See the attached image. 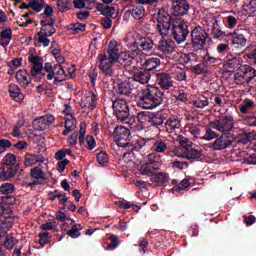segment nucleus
<instances>
[{"mask_svg":"<svg viewBox=\"0 0 256 256\" xmlns=\"http://www.w3.org/2000/svg\"><path fill=\"white\" fill-rule=\"evenodd\" d=\"M109 241L110 243L108 244V249H110L111 251L119 247V236L112 234L109 237Z\"/></svg>","mask_w":256,"mask_h":256,"instance_id":"obj_58","label":"nucleus"},{"mask_svg":"<svg viewBox=\"0 0 256 256\" xmlns=\"http://www.w3.org/2000/svg\"><path fill=\"white\" fill-rule=\"evenodd\" d=\"M161 169V160L155 153L148 155V163L141 166L140 171L142 175H155V171Z\"/></svg>","mask_w":256,"mask_h":256,"instance_id":"obj_11","label":"nucleus"},{"mask_svg":"<svg viewBox=\"0 0 256 256\" xmlns=\"http://www.w3.org/2000/svg\"><path fill=\"white\" fill-rule=\"evenodd\" d=\"M135 45H137L138 51H145V53H149V51H153L155 47V43L149 37L139 36L135 41Z\"/></svg>","mask_w":256,"mask_h":256,"instance_id":"obj_19","label":"nucleus"},{"mask_svg":"<svg viewBox=\"0 0 256 256\" xmlns=\"http://www.w3.org/2000/svg\"><path fill=\"white\" fill-rule=\"evenodd\" d=\"M134 89L135 83L133 82V80L121 82L117 86V92L119 93V95L129 96L131 95V93H133Z\"/></svg>","mask_w":256,"mask_h":256,"instance_id":"obj_22","label":"nucleus"},{"mask_svg":"<svg viewBox=\"0 0 256 256\" xmlns=\"http://www.w3.org/2000/svg\"><path fill=\"white\" fill-rule=\"evenodd\" d=\"M8 92L10 93V97L14 99L17 103H21L23 99H25V95L21 92V88L17 86V84H10L8 87Z\"/></svg>","mask_w":256,"mask_h":256,"instance_id":"obj_28","label":"nucleus"},{"mask_svg":"<svg viewBox=\"0 0 256 256\" xmlns=\"http://www.w3.org/2000/svg\"><path fill=\"white\" fill-rule=\"evenodd\" d=\"M0 192L2 195L7 196L15 193V185L13 183H4L0 186Z\"/></svg>","mask_w":256,"mask_h":256,"instance_id":"obj_38","label":"nucleus"},{"mask_svg":"<svg viewBox=\"0 0 256 256\" xmlns=\"http://www.w3.org/2000/svg\"><path fill=\"white\" fill-rule=\"evenodd\" d=\"M172 9V14L175 17H180L181 19V17L189 13V9H191V6H189V2L187 0H173Z\"/></svg>","mask_w":256,"mask_h":256,"instance_id":"obj_16","label":"nucleus"},{"mask_svg":"<svg viewBox=\"0 0 256 256\" xmlns=\"http://www.w3.org/2000/svg\"><path fill=\"white\" fill-rule=\"evenodd\" d=\"M108 55V61L109 63H117L119 61V50H112L106 52Z\"/></svg>","mask_w":256,"mask_h":256,"instance_id":"obj_60","label":"nucleus"},{"mask_svg":"<svg viewBox=\"0 0 256 256\" xmlns=\"http://www.w3.org/2000/svg\"><path fill=\"white\" fill-rule=\"evenodd\" d=\"M56 7L60 13H67L71 9V0H57Z\"/></svg>","mask_w":256,"mask_h":256,"instance_id":"obj_37","label":"nucleus"},{"mask_svg":"<svg viewBox=\"0 0 256 256\" xmlns=\"http://www.w3.org/2000/svg\"><path fill=\"white\" fill-rule=\"evenodd\" d=\"M190 133H191V135H193L194 137H196V139H201V140H203V131H201L200 129H199V127H197V126H192V127H190Z\"/></svg>","mask_w":256,"mask_h":256,"instance_id":"obj_63","label":"nucleus"},{"mask_svg":"<svg viewBox=\"0 0 256 256\" xmlns=\"http://www.w3.org/2000/svg\"><path fill=\"white\" fill-rule=\"evenodd\" d=\"M236 85H245V83H256V70L252 66L242 65L238 72L234 74Z\"/></svg>","mask_w":256,"mask_h":256,"instance_id":"obj_7","label":"nucleus"},{"mask_svg":"<svg viewBox=\"0 0 256 256\" xmlns=\"http://www.w3.org/2000/svg\"><path fill=\"white\" fill-rule=\"evenodd\" d=\"M165 127L166 129H179V127H181V122L175 117H170L166 120Z\"/></svg>","mask_w":256,"mask_h":256,"instance_id":"obj_45","label":"nucleus"},{"mask_svg":"<svg viewBox=\"0 0 256 256\" xmlns=\"http://www.w3.org/2000/svg\"><path fill=\"white\" fill-rule=\"evenodd\" d=\"M173 77L176 81H185L187 79V72L181 68L174 71Z\"/></svg>","mask_w":256,"mask_h":256,"instance_id":"obj_54","label":"nucleus"},{"mask_svg":"<svg viewBox=\"0 0 256 256\" xmlns=\"http://www.w3.org/2000/svg\"><path fill=\"white\" fill-rule=\"evenodd\" d=\"M190 70L196 75H203L205 73H209V66L205 62H202L195 66H192Z\"/></svg>","mask_w":256,"mask_h":256,"instance_id":"obj_33","label":"nucleus"},{"mask_svg":"<svg viewBox=\"0 0 256 256\" xmlns=\"http://www.w3.org/2000/svg\"><path fill=\"white\" fill-rule=\"evenodd\" d=\"M196 57L197 55L195 53H183L180 56V62L182 65H189V63H193Z\"/></svg>","mask_w":256,"mask_h":256,"instance_id":"obj_44","label":"nucleus"},{"mask_svg":"<svg viewBox=\"0 0 256 256\" xmlns=\"http://www.w3.org/2000/svg\"><path fill=\"white\" fill-rule=\"evenodd\" d=\"M194 107H197V109H203L205 107H207V105H209V100L207 99V97L202 96L198 99H196L193 103Z\"/></svg>","mask_w":256,"mask_h":256,"instance_id":"obj_51","label":"nucleus"},{"mask_svg":"<svg viewBox=\"0 0 256 256\" xmlns=\"http://www.w3.org/2000/svg\"><path fill=\"white\" fill-rule=\"evenodd\" d=\"M28 61L30 63V75L31 77H37V75H41V77H45V73L43 72V58L35 55H30L28 57Z\"/></svg>","mask_w":256,"mask_h":256,"instance_id":"obj_14","label":"nucleus"},{"mask_svg":"<svg viewBox=\"0 0 256 256\" xmlns=\"http://www.w3.org/2000/svg\"><path fill=\"white\" fill-rule=\"evenodd\" d=\"M191 41H192V51L199 53L203 51V47L207 45V39H209V34L201 26H196L191 31Z\"/></svg>","mask_w":256,"mask_h":256,"instance_id":"obj_5","label":"nucleus"},{"mask_svg":"<svg viewBox=\"0 0 256 256\" xmlns=\"http://www.w3.org/2000/svg\"><path fill=\"white\" fill-rule=\"evenodd\" d=\"M189 185H191L189 179H183L180 183H178V185L172 188V193H178V191H183L184 189H187Z\"/></svg>","mask_w":256,"mask_h":256,"instance_id":"obj_48","label":"nucleus"},{"mask_svg":"<svg viewBox=\"0 0 256 256\" xmlns=\"http://www.w3.org/2000/svg\"><path fill=\"white\" fill-rule=\"evenodd\" d=\"M151 181L153 183H157V185H162L163 187H166L167 183H169V174L165 172L152 174Z\"/></svg>","mask_w":256,"mask_h":256,"instance_id":"obj_29","label":"nucleus"},{"mask_svg":"<svg viewBox=\"0 0 256 256\" xmlns=\"http://www.w3.org/2000/svg\"><path fill=\"white\" fill-rule=\"evenodd\" d=\"M0 239H5L4 242H0V247H6L8 251H11V249H13V247H15L17 243H19V240H17V238L9 235H6L5 237V235L0 234Z\"/></svg>","mask_w":256,"mask_h":256,"instance_id":"obj_31","label":"nucleus"},{"mask_svg":"<svg viewBox=\"0 0 256 256\" xmlns=\"http://www.w3.org/2000/svg\"><path fill=\"white\" fill-rule=\"evenodd\" d=\"M126 13H131L132 17L135 19H143L145 17V7L138 5L132 10H127Z\"/></svg>","mask_w":256,"mask_h":256,"instance_id":"obj_32","label":"nucleus"},{"mask_svg":"<svg viewBox=\"0 0 256 256\" xmlns=\"http://www.w3.org/2000/svg\"><path fill=\"white\" fill-rule=\"evenodd\" d=\"M43 231H59L56 221H48L41 225Z\"/></svg>","mask_w":256,"mask_h":256,"instance_id":"obj_56","label":"nucleus"},{"mask_svg":"<svg viewBox=\"0 0 256 256\" xmlns=\"http://www.w3.org/2000/svg\"><path fill=\"white\" fill-rule=\"evenodd\" d=\"M53 69H54V66L51 62H46L43 66V70L45 71V73H48L46 76V79L48 81H52L53 79Z\"/></svg>","mask_w":256,"mask_h":256,"instance_id":"obj_57","label":"nucleus"},{"mask_svg":"<svg viewBox=\"0 0 256 256\" xmlns=\"http://www.w3.org/2000/svg\"><path fill=\"white\" fill-rule=\"evenodd\" d=\"M16 174H14L10 168H5V166L0 167V180L1 181H9V179H13Z\"/></svg>","mask_w":256,"mask_h":256,"instance_id":"obj_36","label":"nucleus"},{"mask_svg":"<svg viewBox=\"0 0 256 256\" xmlns=\"http://www.w3.org/2000/svg\"><path fill=\"white\" fill-rule=\"evenodd\" d=\"M81 229V224H74L72 228L66 232V235L72 239H77L78 237H81V232H79Z\"/></svg>","mask_w":256,"mask_h":256,"instance_id":"obj_40","label":"nucleus"},{"mask_svg":"<svg viewBox=\"0 0 256 256\" xmlns=\"http://www.w3.org/2000/svg\"><path fill=\"white\" fill-rule=\"evenodd\" d=\"M138 120L144 125H152L153 127H161L167 121V114L163 112L151 113L141 111L138 113Z\"/></svg>","mask_w":256,"mask_h":256,"instance_id":"obj_6","label":"nucleus"},{"mask_svg":"<svg viewBox=\"0 0 256 256\" xmlns=\"http://www.w3.org/2000/svg\"><path fill=\"white\" fill-rule=\"evenodd\" d=\"M2 211L0 212L2 219H11L13 218V210H11V207L0 205Z\"/></svg>","mask_w":256,"mask_h":256,"instance_id":"obj_50","label":"nucleus"},{"mask_svg":"<svg viewBox=\"0 0 256 256\" xmlns=\"http://www.w3.org/2000/svg\"><path fill=\"white\" fill-rule=\"evenodd\" d=\"M113 65L114 63L106 62L104 64H99V68L101 69L103 75L106 77H111L113 75Z\"/></svg>","mask_w":256,"mask_h":256,"instance_id":"obj_41","label":"nucleus"},{"mask_svg":"<svg viewBox=\"0 0 256 256\" xmlns=\"http://www.w3.org/2000/svg\"><path fill=\"white\" fill-rule=\"evenodd\" d=\"M241 63H243V59L234 57L227 60V62L225 63V67L229 73H233V71H236V73H238L239 69L243 67Z\"/></svg>","mask_w":256,"mask_h":256,"instance_id":"obj_26","label":"nucleus"},{"mask_svg":"<svg viewBox=\"0 0 256 256\" xmlns=\"http://www.w3.org/2000/svg\"><path fill=\"white\" fill-rule=\"evenodd\" d=\"M156 83L162 87L164 90H169L173 87V80L171 79V74L165 72L156 73Z\"/></svg>","mask_w":256,"mask_h":256,"instance_id":"obj_20","label":"nucleus"},{"mask_svg":"<svg viewBox=\"0 0 256 256\" xmlns=\"http://www.w3.org/2000/svg\"><path fill=\"white\" fill-rule=\"evenodd\" d=\"M160 66H161V59L153 58V57L146 59L145 62L142 64V67L148 73H151V71H157Z\"/></svg>","mask_w":256,"mask_h":256,"instance_id":"obj_27","label":"nucleus"},{"mask_svg":"<svg viewBox=\"0 0 256 256\" xmlns=\"http://www.w3.org/2000/svg\"><path fill=\"white\" fill-rule=\"evenodd\" d=\"M210 127L219 131V133H231L235 127V122L231 116H223L215 121L210 122Z\"/></svg>","mask_w":256,"mask_h":256,"instance_id":"obj_10","label":"nucleus"},{"mask_svg":"<svg viewBox=\"0 0 256 256\" xmlns=\"http://www.w3.org/2000/svg\"><path fill=\"white\" fill-rule=\"evenodd\" d=\"M87 29V25L83 23H72L68 26V31H74V33H80Z\"/></svg>","mask_w":256,"mask_h":256,"instance_id":"obj_46","label":"nucleus"},{"mask_svg":"<svg viewBox=\"0 0 256 256\" xmlns=\"http://www.w3.org/2000/svg\"><path fill=\"white\" fill-rule=\"evenodd\" d=\"M112 137L117 147L125 148L126 152L124 155H133L135 151H141V149L147 145V140H145V138L139 136L132 137L131 130L125 126H116L112 133Z\"/></svg>","mask_w":256,"mask_h":256,"instance_id":"obj_1","label":"nucleus"},{"mask_svg":"<svg viewBox=\"0 0 256 256\" xmlns=\"http://www.w3.org/2000/svg\"><path fill=\"white\" fill-rule=\"evenodd\" d=\"M255 108V102L251 99H245L242 104L240 105V112L243 115H247L249 113L250 109Z\"/></svg>","mask_w":256,"mask_h":256,"instance_id":"obj_35","label":"nucleus"},{"mask_svg":"<svg viewBox=\"0 0 256 256\" xmlns=\"http://www.w3.org/2000/svg\"><path fill=\"white\" fill-rule=\"evenodd\" d=\"M96 9L99 11L100 15L108 17L109 19H117V15H119V5L117 4L109 6L103 3H98Z\"/></svg>","mask_w":256,"mask_h":256,"instance_id":"obj_15","label":"nucleus"},{"mask_svg":"<svg viewBox=\"0 0 256 256\" xmlns=\"http://www.w3.org/2000/svg\"><path fill=\"white\" fill-rule=\"evenodd\" d=\"M228 36L232 37L233 45H240V47H245L247 45V39L243 34H232L228 33Z\"/></svg>","mask_w":256,"mask_h":256,"instance_id":"obj_34","label":"nucleus"},{"mask_svg":"<svg viewBox=\"0 0 256 256\" xmlns=\"http://www.w3.org/2000/svg\"><path fill=\"white\" fill-rule=\"evenodd\" d=\"M16 80L19 85L25 88L31 85V81L33 80V78L29 76V72H27V70L20 69L16 73Z\"/></svg>","mask_w":256,"mask_h":256,"instance_id":"obj_23","label":"nucleus"},{"mask_svg":"<svg viewBox=\"0 0 256 256\" xmlns=\"http://www.w3.org/2000/svg\"><path fill=\"white\" fill-rule=\"evenodd\" d=\"M157 31L160 32L162 37L169 35L171 28L173 29L176 23L181 21V17H175L173 14L170 15L165 9L158 10L157 13Z\"/></svg>","mask_w":256,"mask_h":256,"instance_id":"obj_3","label":"nucleus"},{"mask_svg":"<svg viewBox=\"0 0 256 256\" xmlns=\"http://www.w3.org/2000/svg\"><path fill=\"white\" fill-rule=\"evenodd\" d=\"M13 39V30L6 28L0 32V45L1 47H7Z\"/></svg>","mask_w":256,"mask_h":256,"instance_id":"obj_30","label":"nucleus"},{"mask_svg":"<svg viewBox=\"0 0 256 256\" xmlns=\"http://www.w3.org/2000/svg\"><path fill=\"white\" fill-rule=\"evenodd\" d=\"M2 163L5 168L10 169L15 175H17L19 169H21V164L17 163V156H15V154H6L2 159Z\"/></svg>","mask_w":256,"mask_h":256,"instance_id":"obj_17","label":"nucleus"},{"mask_svg":"<svg viewBox=\"0 0 256 256\" xmlns=\"http://www.w3.org/2000/svg\"><path fill=\"white\" fill-rule=\"evenodd\" d=\"M45 163V157L39 154L27 152L23 157L24 167H35V165H41Z\"/></svg>","mask_w":256,"mask_h":256,"instance_id":"obj_18","label":"nucleus"},{"mask_svg":"<svg viewBox=\"0 0 256 256\" xmlns=\"http://www.w3.org/2000/svg\"><path fill=\"white\" fill-rule=\"evenodd\" d=\"M53 77H64L65 78V70L61 64H55L54 69L52 70V78Z\"/></svg>","mask_w":256,"mask_h":256,"instance_id":"obj_52","label":"nucleus"},{"mask_svg":"<svg viewBox=\"0 0 256 256\" xmlns=\"http://www.w3.org/2000/svg\"><path fill=\"white\" fill-rule=\"evenodd\" d=\"M96 157L99 165H102L103 167L109 163V156L107 155V152L101 151Z\"/></svg>","mask_w":256,"mask_h":256,"instance_id":"obj_59","label":"nucleus"},{"mask_svg":"<svg viewBox=\"0 0 256 256\" xmlns=\"http://www.w3.org/2000/svg\"><path fill=\"white\" fill-rule=\"evenodd\" d=\"M233 141H235V135L233 133L218 134L216 140L210 143L209 147L213 151H224V149L233 147Z\"/></svg>","mask_w":256,"mask_h":256,"instance_id":"obj_9","label":"nucleus"},{"mask_svg":"<svg viewBox=\"0 0 256 256\" xmlns=\"http://www.w3.org/2000/svg\"><path fill=\"white\" fill-rule=\"evenodd\" d=\"M165 94L155 86H148L142 89L139 99L138 107L142 109H155L163 104Z\"/></svg>","mask_w":256,"mask_h":256,"instance_id":"obj_2","label":"nucleus"},{"mask_svg":"<svg viewBox=\"0 0 256 256\" xmlns=\"http://www.w3.org/2000/svg\"><path fill=\"white\" fill-rule=\"evenodd\" d=\"M38 36V43H42L43 47H49V43H51V40L47 37H51L47 34H43V31H40L37 33Z\"/></svg>","mask_w":256,"mask_h":256,"instance_id":"obj_55","label":"nucleus"},{"mask_svg":"<svg viewBox=\"0 0 256 256\" xmlns=\"http://www.w3.org/2000/svg\"><path fill=\"white\" fill-rule=\"evenodd\" d=\"M39 240L38 243L41 247H45L48 243H51V236H49V232H43L38 235Z\"/></svg>","mask_w":256,"mask_h":256,"instance_id":"obj_49","label":"nucleus"},{"mask_svg":"<svg viewBox=\"0 0 256 256\" xmlns=\"http://www.w3.org/2000/svg\"><path fill=\"white\" fill-rule=\"evenodd\" d=\"M219 134L213 131L211 128H205V133L202 136V141H213L217 139Z\"/></svg>","mask_w":256,"mask_h":256,"instance_id":"obj_43","label":"nucleus"},{"mask_svg":"<svg viewBox=\"0 0 256 256\" xmlns=\"http://www.w3.org/2000/svg\"><path fill=\"white\" fill-rule=\"evenodd\" d=\"M210 35L213 39H218L219 41L227 37V34H225V32L221 29V24H219V20L214 19Z\"/></svg>","mask_w":256,"mask_h":256,"instance_id":"obj_25","label":"nucleus"},{"mask_svg":"<svg viewBox=\"0 0 256 256\" xmlns=\"http://www.w3.org/2000/svg\"><path fill=\"white\" fill-rule=\"evenodd\" d=\"M133 83H141V85H147L151 80V72H148L144 67L133 66L131 70Z\"/></svg>","mask_w":256,"mask_h":256,"instance_id":"obj_12","label":"nucleus"},{"mask_svg":"<svg viewBox=\"0 0 256 256\" xmlns=\"http://www.w3.org/2000/svg\"><path fill=\"white\" fill-rule=\"evenodd\" d=\"M152 149L156 153H165L167 151V143L163 140H157L154 142Z\"/></svg>","mask_w":256,"mask_h":256,"instance_id":"obj_42","label":"nucleus"},{"mask_svg":"<svg viewBox=\"0 0 256 256\" xmlns=\"http://www.w3.org/2000/svg\"><path fill=\"white\" fill-rule=\"evenodd\" d=\"M30 177H32V179H41L42 181H45V172H43L39 166H36L30 170Z\"/></svg>","mask_w":256,"mask_h":256,"instance_id":"obj_39","label":"nucleus"},{"mask_svg":"<svg viewBox=\"0 0 256 256\" xmlns=\"http://www.w3.org/2000/svg\"><path fill=\"white\" fill-rule=\"evenodd\" d=\"M234 141H236V143H240L241 145H247L250 139L247 134H240L238 136H234Z\"/></svg>","mask_w":256,"mask_h":256,"instance_id":"obj_62","label":"nucleus"},{"mask_svg":"<svg viewBox=\"0 0 256 256\" xmlns=\"http://www.w3.org/2000/svg\"><path fill=\"white\" fill-rule=\"evenodd\" d=\"M16 201L17 199L13 195L8 194L6 196H2V203L0 205L9 207V205H15Z\"/></svg>","mask_w":256,"mask_h":256,"instance_id":"obj_53","label":"nucleus"},{"mask_svg":"<svg viewBox=\"0 0 256 256\" xmlns=\"http://www.w3.org/2000/svg\"><path fill=\"white\" fill-rule=\"evenodd\" d=\"M170 31L174 41H176L178 45L185 43V41H187V37H189V25L182 18H180L178 23L173 25Z\"/></svg>","mask_w":256,"mask_h":256,"instance_id":"obj_8","label":"nucleus"},{"mask_svg":"<svg viewBox=\"0 0 256 256\" xmlns=\"http://www.w3.org/2000/svg\"><path fill=\"white\" fill-rule=\"evenodd\" d=\"M112 109L115 117L122 123H130L131 121V109L129 103L124 99H116L112 102Z\"/></svg>","mask_w":256,"mask_h":256,"instance_id":"obj_4","label":"nucleus"},{"mask_svg":"<svg viewBox=\"0 0 256 256\" xmlns=\"http://www.w3.org/2000/svg\"><path fill=\"white\" fill-rule=\"evenodd\" d=\"M205 61H206V65L215 66L217 65V63H219V61H221V59L210 56L209 52H207L205 56Z\"/></svg>","mask_w":256,"mask_h":256,"instance_id":"obj_64","label":"nucleus"},{"mask_svg":"<svg viewBox=\"0 0 256 256\" xmlns=\"http://www.w3.org/2000/svg\"><path fill=\"white\" fill-rule=\"evenodd\" d=\"M203 157V150L196 149L192 146H187L184 150V159L188 161L201 159Z\"/></svg>","mask_w":256,"mask_h":256,"instance_id":"obj_24","label":"nucleus"},{"mask_svg":"<svg viewBox=\"0 0 256 256\" xmlns=\"http://www.w3.org/2000/svg\"><path fill=\"white\" fill-rule=\"evenodd\" d=\"M158 49L166 55H171L175 51V42L169 39H165V36H162L158 42Z\"/></svg>","mask_w":256,"mask_h":256,"instance_id":"obj_21","label":"nucleus"},{"mask_svg":"<svg viewBox=\"0 0 256 256\" xmlns=\"http://www.w3.org/2000/svg\"><path fill=\"white\" fill-rule=\"evenodd\" d=\"M100 24L106 30L111 29V27H113V19L109 17H102L100 19Z\"/></svg>","mask_w":256,"mask_h":256,"instance_id":"obj_61","label":"nucleus"},{"mask_svg":"<svg viewBox=\"0 0 256 256\" xmlns=\"http://www.w3.org/2000/svg\"><path fill=\"white\" fill-rule=\"evenodd\" d=\"M53 123H55V116L46 114L34 119L32 122V127L34 131H45L46 129H49Z\"/></svg>","mask_w":256,"mask_h":256,"instance_id":"obj_13","label":"nucleus"},{"mask_svg":"<svg viewBox=\"0 0 256 256\" xmlns=\"http://www.w3.org/2000/svg\"><path fill=\"white\" fill-rule=\"evenodd\" d=\"M40 31H42V34L48 35L50 37H53V35H55V33H57V29H55V24H48L45 26H41Z\"/></svg>","mask_w":256,"mask_h":256,"instance_id":"obj_47","label":"nucleus"}]
</instances>
